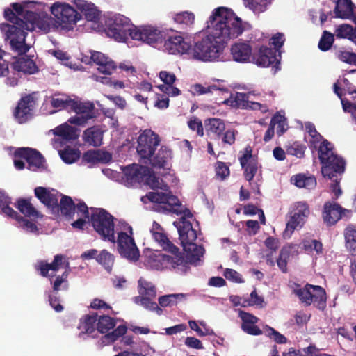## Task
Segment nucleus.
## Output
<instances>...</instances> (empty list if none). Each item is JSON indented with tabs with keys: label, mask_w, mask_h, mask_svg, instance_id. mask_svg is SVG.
Returning <instances> with one entry per match:
<instances>
[{
	"label": "nucleus",
	"mask_w": 356,
	"mask_h": 356,
	"mask_svg": "<svg viewBox=\"0 0 356 356\" xmlns=\"http://www.w3.org/2000/svg\"><path fill=\"white\" fill-rule=\"evenodd\" d=\"M249 26L248 23L229 8L219 7L212 12L207 28L210 33L191 45L188 58L202 62H213L222 54L225 44L241 35Z\"/></svg>",
	"instance_id": "obj_1"
},
{
	"label": "nucleus",
	"mask_w": 356,
	"mask_h": 356,
	"mask_svg": "<svg viewBox=\"0 0 356 356\" xmlns=\"http://www.w3.org/2000/svg\"><path fill=\"white\" fill-rule=\"evenodd\" d=\"M107 34L118 42H126L130 37L151 45L161 42L163 36L162 31L152 26H132L129 19L121 15L108 20Z\"/></svg>",
	"instance_id": "obj_2"
},
{
	"label": "nucleus",
	"mask_w": 356,
	"mask_h": 356,
	"mask_svg": "<svg viewBox=\"0 0 356 356\" xmlns=\"http://www.w3.org/2000/svg\"><path fill=\"white\" fill-rule=\"evenodd\" d=\"M4 17L6 20L13 24H7L8 27L6 35L10 38V44L13 50L19 54H25L29 47L25 44V38L28 31L35 29V24L39 17V15L31 10H26L22 18L15 15L10 8H6Z\"/></svg>",
	"instance_id": "obj_3"
},
{
	"label": "nucleus",
	"mask_w": 356,
	"mask_h": 356,
	"mask_svg": "<svg viewBox=\"0 0 356 356\" xmlns=\"http://www.w3.org/2000/svg\"><path fill=\"white\" fill-rule=\"evenodd\" d=\"M35 197L47 208L53 214L61 215L67 220L74 218L76 204L71 197L60 194L56 191L49 190L44 187L38 186L34 190Z\"/></svg>",
	"instance_id": "obj_4"
},
{
	"label": "nucleus",
	"mask_w": 356,
	"mask_h": 356,
	"mask_svg": "<svg viewBox=\"0 0 356 356\" xmlns=\"http://www.w3.org/2000/svg\"><path fill=\"white\" fill-rule=\"evenodd\" d=\"M318 158L322 164L321 172L324 177L334 179L341 176L345 171L346 161L333 152L332 144L327 140L321 141L318 148Z\"/></svg>",
	"instance_id": "obj_5"
},
{
	"label": "nucleus",
	"mask_w": 356,
	"mask_h": 356,
	"mask_svg": "<svg viewBox=\"0 0 356 356\" xmlns=\"http://www.w3.org/2000/svg\"><path fill=\"white\" fill-rule=\"evenodd\" d=\"M292 292L296 295L301 304L306 307L314 305L320 311H324L327 307V293L324 288L319 285L307 283L303 286L293 282L290 285Z\"/></svg>",
	"instance_id": "obj_6"
},
{
	"label": "nucleus",
	"mask_w": 356,
	"mask_h": 356,
	"mask_svg": "<svg viewBox=\"0 0 356 356\" xmlns=\"http://www.w3.org/2000/svg\"><path fill=\"white\" fill-rule=\"evenodd\" d=\"M23 160L26 161L27 168L29 170L36 171L46 168L44 157L35 149L31 147L17 148L14 152V165L19 170L25 168V163Z\"/></svg>",
	"instance_id": "obj_7"
},
{
	"label": "nucleus",
	"mask_w": 356,
	"mask_h": 356,
	"mask_svg": "<svg viewBox=\"0 0 356 356\" xmlns=\"http://www.w3.org/2000/svg\"><path fill=\"white\" fill-rule=\"evenodd\" d=\"M113 216L104 209H95L90 216L91 225L104 241L115 242Z\"/></svg>",
	"instance_id": "obj_8"
},
{
	"label": "nucleus",
	"mask_w": 356,
	"mask_h": 356,
	"mask_svg": "<svg viewBox=\"0 0 356 356\" xmlns=\"http://www.w3.org/2000/svg\"><path fill=\"white\" fill-rule=\"evenodd\" d=\"M126 232H120L118 236V250L120 254L131 261H137L139 259L140 252L132 237V227L126 224L124 226Z\"/></svg>",
	"instance_id": "obj_9"
},
{
	"label": "nucleus",
	"mask_w": 356,
	"mask_h": 356,
	"mask_svg": "<svg viewBox=\"0 0 356 356\" xmlns=\"http://www.w3.org/2000/svg\"><path fill=\"white\" fill-rule=\"evenodd\" d=\"M159 135L151 129L144 130L137 140L136 151L141 159H149L160 143Z\"/></svg>",
	"instance_id": "obj_10"
},
{
	"label": "nucleus",
	"mask_w": 356,
	"mask_h": 356,
	"mask_svg": "<svg viewBox=\"0 0 356 356\" xmlns=\"http://www.w3.org/2000/svg\"><path fill=\"white\" fill-rule=\"evenodd\" d=\"M51 10L60 25L67 29H72L81 17L73 7L66 3H55Z\"/></svg>",
	"instance_id": "obj_11"
},
{
	"label": "nucleus",
	"mask_w": 356,
	"mask_h": 356,
	"mask_svg": "<svg viewBox=\"0 0 356 356\" xmlns=\"http://www.w3.org/2000/svg\"><path fill=\"white\" fill-rule=\"evenodd\" d=\"M115 325V319L109 316L102 315L97 317V330L100 333L106 334L104 338L109 342L115 341L127 332V327L125 325H120L111 332H108Z\"/></svg>",
	"instance_id": "obj_12"
},
{
	"label": "nucleus",
	"mask_w": 356,
	"mask_h": 356,
	"mask_svg": "<svg viewBox=\"0 0 356 356\" xmlns=\"http://www.w3.org/2000/svg\"><path fill=\"white\" fill-rule=\"evenodd\" d=\"M277 50L266 46H261L257 52L253 53L252 62L259 67H269L271 65L280 64Z\"/></svg>",
	"instance_id": "obj_13"
},
{
	"label": "nucleus",
	"mask_w": 356,
	"mask_h": 356,
	"mask_svg": "<svg viewBox=\"0 0 356 356\" xmlns=\"http://www.w3.org/2000/svg\"><path fill=\"white\" fill-rule=\"evenodd\" d=\"M122 172V179L127 186H129L143 181L145 177L149 172V169L147 167L134 163L124 167Z\"/></svg>",
	"instance_id": "obj_14"
},
{
	"label": "nucleus",
	"mask_w": 356,
	"mask_h": 356,
	"mask_svg": "<svg viewBox=\"0 0 356 356\" xmlns=\"http://www.w3.org/2000/svg\"><path fill=\"white\" fill-rule=\"evenodd\" d=\"M191 45L182 35H175L165 40L163 47L170 54H186L189 57Z\"/></svg>",
	"instance_id": "obj_15"
},
{
	"label": "nucleus",
	"mask_w": 356,
	"mask_h": 356,
	"mask_svg": "<svg viewBox=\"0 0 356 356\" xmlns=\"http://www.w3.org/2000/svg\"><path fill=\"white\" fill-rule=\"evenodd\" d=\"M173 225L177 227L179 236V240L183 248L193 243L197 239V232L193 228L192 223L185 220L184 218H180L178 221L173 222Z\"/></svg>",
	"instance_id": "obj_16"
},
{
	"label": "nucleus",
	"mask_w": 356,
	"mask_h": 356,
	"mask_svg": "<svg viewBox=\"0 0 356 356\" xmlns=\"http://www.w3.org/2000/svg\"><path fill=\"white\" fill-rule=\"evenodd\" d=\"M33 106L34 99L31 95L22 97L13 113L16 120L20 124L25 123L31 116Z\"/></svg>",
	"instance_id": "obj_17"
},
{
	"label": "nucleus",
	"mask_w": 356,
	"mask_h": 356,
	"mask_svg": "<svg viewBox=\"0 0 356 356\" xmlns=\"http://www.w3.org/2000/svg\"><path fill=\"white\" fill-rule=\"evenodd\" d=\"M98 314L97 313H92L90 314H86L80 318L79 324L77 327L80 330L78 336L81 339H86V336H89L93 334L97 330Z\"/></svg>",
	"instance_id": "obj_18"
},
{
	"label": "nucleus",
	"mask_w": 356,
	"mask_h": 356,
	"mask_svg": "<svg viewBox=\"0 0 356 356\" xmlns=\"http://www.w3.org/2000/svg\"><path fill=\"white\" fill-rule=\"evenodd\" d=\"M238 314L242 320L241 329L243 332L254 336L262 334V330L255 325L259 321L257 316L242 310L239 312Z\"/></svg>",
	"instance_id": "obj_19"
},
{
	"label": "nucleus",
	"mask_w": 356,
	"mask_h": 356,
	"mask_svg": "<svg viewBox=\"0 0 356 356\" xmlns=\"http://www.w3.org/2000/svg\"><path fill=\"white\" fill-rule=\"evenodd\" d=\"M231 54L234 60L246 63L252 59V48L248 42H236L231 47Z\"/></svg>",
	"instance_id": "obj_20"
},
{
	"label": "nucleus",
	"mask_w": 356,
	"mask_h": 356,
	"mask_svg": "<svg viewBox=\"0 0 356 356\" xmlns=\"http://www.w3.org/2000/svg\"><path fill=\"white\" fill-rule=\"evenodd\" d=\"M342 207L337 203L326 202L323 207V218L328 225H334L341 219Z\"/></svg>",
	"instance_id": "obj_21"
},
{
	"label": "nucleus",
	"mask_w": 356,
	"mask_h": 356,
	"mask_svg": "<svg viewBox=\"0 0 356 356\" xmlns=\"http://www.w3.org/2000/svg\"><path fill=\"white\" fill-rule=\"evenodd\" d=\"M168 193L163 192H149L146 194V197L153 203L168 204L170 206H177L181 207L179 199L173 195L169 190Z\"/></svg>",
	"instance_id": "obj_22"
},
{
	"label": "nucleus",
	"mask_w": 356,
	"mask_h": 356,
	"mask_svg": "<svg viewBox=\"0 0 356 356\" xmlns=\"http://www.w3.org/2000/svg\"><path fill=\"white\" fill-rule=\"evenodd\" d=\"M90 59L95 64L99 65L98 70L103 74H111L112 72L116 68L115 63L108 57H106L102 52H92L91 54Z\"/></svg>",
	"instance_id": "obj_23"
},
{
	"label": "nucleus",
	"mask_w": 356,
	"mask_h": 356,
	"mask_svg": "<svg viewBox=\"0 0 356 356\" xmlns=\"http://www.w3.org/2000/svg\"><path fill=\"white\" fill-rule=\"evenodd\" d=\"M64 257L62 254H56L51 263L45 261H40L35 266V269L39 270L42 277H54V274L49 275V271H58L63 264Z\"/></svg>",
	"instance_id": "obj_24"
},
{
	"label": "nucleus",
	"mask_w": 356,
	"mask_h": 356,
	"mask_svg": "<svg viewBox=\"0 0 356 356\" xmlns=\"http://www.w3.org/2000/svg\"><path fill=\"white\" fill-rule=\"evenodd\" d=\"M70 110L90 120L95 117L94 104L90 102H83L81 100L73 99Z\"/></svg>",
	"instance_id": "obj_25"
},
{
	"label": "nucleus",
	"mask_w": 356,
	"mask_h": 356,
	"mask_svg": "<svg viewBox=\"0 0 356 356\" xmlns=\"http://www.w3.org/2000/svg\"><path fill=\"white\" fill-rule=\"evenodd\" d=\"M13 67L17 72H23L25 74H33L38 71L35 63L27 56L19 57L13 63Z\"/></svg>",
	"instance_id": "obj_26"
},
{
	"label": "nucleus",
	"mask_w": 356,
	"mask_h": 356,
	"mask_svg": "<svg viewBox=\"0 0 356 356\" xmlns=\"http://www.w3.org/2000/svg\"><path fill=\"white\" fill-rule=\"evenodd\" d=\"M111 159V154L108 152L88 150L83 153L82 161L86 163L96 164L98 163H107L110 161Z\"/></svg>",
	"instance_id": "obj_27"
},
{
	"label": "nucleus",
	"mask_w": 356,
	"mask_h": 356,
	"mask_svg": "<svg viewBox=\"0 0 356 356\" xmlns=\"http://www.w3.org/2000/svg\"><path fill=\"white\" fill-rule=\"evenodd\" d=\"M337 17L353 19L354 4L351 0H338L334 10Z\"/></svg>",
	"instance_id": "obj_28"
},
{
	"label": "nucleus",
	"mask_w": 356,
	"mask_h": 356,
	"mask_svg": "<svg viewBox=\"0 0 356 356\" xmlns=\"http://www.w3.org/2000/svg\"><path fill=\"white\" fill-rule=\"evenodd\" d=\"M83 139L89 145L99 147L102 144L103 131L97 126L89 127L83 131Z\"/></svg>",
	"instance_id": "obj_29"
},
{
	"label": "nucleus",
	"mask_w": 356,
	"mask_h": 356,
	"mask_svg": "<svg viewBox=\"0 0 356 356\" xmlns=\"http://www.w3.org/2000/svg\"><path fill=\"white\" fill-rule=\"evenodd\" d=\"M145 265L151 269L162 270L165 269V254L161 252H149L145 255Z\"/></svg>",
	"instance_id": "obj_30"
},
{
	"label": "nucleus",
	"mask_w": 356,
	"mask_h": 356,
	"mask_svg": "<svg viewBox=\"0 0 356 356\" xmlns=\"http://www.w3.org/2000/svg\"><path fill=\"white\" fill-rule=\"evenodd\" d=\"M344 245L351 256H356V226L348 225L343 230Z\"/></svg>",
	"instance_id": "obj_31"
},
{
	"label": "nucleus",
	"mask_w": 356,
	"mask_h": 356,
	"mask_svg": "<svg viewBox=\"0 0 356 356\" xmlns=\"http://www.w3.org/2000/svg\"><path fill=\"white\" fill-rule=\"evenodd\" d=\"M171 158V150L166 146H161L156 154L149 159L151 165L154 168L165 169L169 159Z\"/></svg>",
	"instance_id": "obj_32"
},
{
	"label": "nucleus",
	"mask_w": 356,
	"mask_h": 356,
	"mask_svg": "<svg viewBox=\"0 0 356 356\" xmlns=\"http://www.w3.org/2000/svg\"><path fill=\"white\" fill-rule=\"evenodd\" d=\"M77 8L84 15L88 21L97 22L100 17V11L92 3L79 0L76 3Z\"/></svg>",
	"instance_id": "obj_33"
},
{
	"label": "nucleus",
	"mask_w": 356,
	"mask_h": 356,
	"mask_svg": "<svg viewBox=\"0 0 356 356\" xmlns=\"http://www.w3.org/2000/svg\"><path fill=\"white\" fill-rule=\"evenodd\" d=\"M173 21L181 29L187 30L195 22V15L192 12L182 11L173 15Z\"/></svg>",
	"instance_id": "obj_34"
},
{
	"label": "nucleus",
	"mask_w": 356,
	"mask_h": 356,
	"mask_svg": "<svg viewBox=\"0 0 356 356\" xmlns=\"http://www.w3.org/2000/svg\"><path fill=\"white\" fill-rule=\"evenodd\" d=\"M204 124L209 134H213L219 139L225 130L224 121L220 118H209L205 120Z\"/></svg>",
	"instance_id": "obj_35"
},
{
	"label": "nucleus",
	"mask_w": 356,
	"mask_h": 356,
	"mask_svg": "<svg viewBox=\"0 0 356 356\" xmlns=\"http://www.w3.org/2000/svg\"><path fill=\"white\" fill-rule=\"evenodd\" d=\"M223 103L235 108L248 109L249 95L243 92H236L235 95H231Z\"/></svg>",
	"instance_id": "obj_36"
},
{
	"label": "nucleus",
	"mask_w": 356,
	"mask_h": 356,
	"mask_svg": "<svg viewBox=\"0 0 356 356\" xmlns=\"http://www.w3.org/2000/svg\"><path fill=\"white\" fill-rule=\"evenodd\" d=\"M77 131V129L65 123L56 127L54 129V134L65 140H74L79 136Z\"/></svg>",
	"instance_id": "obj_37"
},
{
	"label": "nucleus",
	"mask_w": 356,
	"mask_h": 356,
	"mask_svg": "<svg viewBox=\"0 0 356 356\" xmlns=\"http://www.w3.org/2000/svg\"><path fill=\"white\" fill-rule=\"evenodd\" d=\"M15 207L26 217L38 218L40 216L39 211L36 210L29 199H19L15 204Z\"/></svg>",
	"instance_id": "obj_38"
},
{
	"label": "nucleus",
	"mask_w": 356,
	"mask_h": 356,
	"mask_svg": "<svg viewBox=\"0 0 356 356\" xmlns=\"http://www.w3.org/2000/svg\"><path fill=\"white\" fill-rule=\"evenodd\" d=\"M183 249L186 252L187 259L191 264L200 261L204 252L203 246L198 245L195 243L186 245Z\"/></svg>",
	"instance_id": "obj_39"
},
{
	"label": "nucleus",
	"mask_w": 356,
	"mask_h": 356,
	"mask_svg": "<svg viewBox=\"0 0 356 356\" xmlns=\"http://www.w3.org/2000/svg\"><path fill=\"white\" fill-rule=\"evenodd\" d=\"M291 181L298 188H313L316 185V180L314 176H306L304 174H298L291 177Z\"/></svg>",
	"instance_id": "obj_40"
},
{
	"label": "nucleus",
	"mask_w": 356,
	"mask_h": 356,
	"mask_svg": "<svg viewBox=\"0 0 356 356\" xmlns=\"http://www.w3.org/2000/svg\"><path fill=\"white\" fill-rule=\"evenodd\" d=\"M139 296L137 297H145L149 298H155L156 291L154 284L150 282H147L143 278L138 280V287Z\"/></svg>",
	"instance_id": "obj_41"
},
{
	"label": "nucleus",
	"mask_w": 356,
	"mask_h": 356,
	"mask_svg": "<svg viewBox=\"0 0 356 356\" xmlns=\"http://www.w3.org/2000/svg\"><path fill=\"white\" fill-rule=\"evenodd\" d=\"M11 198L6 195L4 193L0 192V213L13 218L18 216V213L10 207Z\"/></svg>",
	"instance_id": "obj_42"
},
{
	"label": "nucleus",
	"mask_w": 356,
	"mask_h": 356,
	"mask_svg": "<svg viewBox=\"0 0 356 356\" xmlns=\"http://www.w3.org/2000/svg\"><path fill=\"white\" fill-rule=\"evenodd\" d=\"M73 99L66 95H55L51 98V105L54 108L70 109Z\"/></svg>",
	"instance_id": "obj_43"
},
{
	"label": "nucleus",
	"mask_w": 356,
	"mask_h": 356,
	"mask_svg": "<svg viewBox=\"0 0 356 356\" xmlns=\"http://www.w3.org/2000/svg\"><path fill=\"white\" fill-rule=\"evenodd\" d=\"M144 181L152 189H161L164 191L169 190L168 185L157 177L154 173L151 172L150 170L145 177Z\"/></svg>",
	"instance_id": "obj_44"
},
{
	"label": "nucleus",
	"mask_w": 356,
	"mask_h": 356,
	"mask_svg": "<svg viewBox=\"0 0 356 356\" xmlns=\"http://www.w3.org/2000/svg\"><path fill=\"white\" fill-rule=\"evenodd\" d=\"M114 256L106 250H102L96 257V261L101 264L105 270L111 273L114 264Z\"/></svg>",
	"instance_id": "obj_45"
},
{
	"label": "nucleus",
	"mask_w": 356,
	"mask_h": 356,
	"mask_svg": "<svg viewBox=\"0 0 356 356\" xmlns=\"http://www.w3.org/2000/svg\"><path fill=\"white\" fill-rule=\"evenodd\" d=\"M153 299L145 297H135L134 302L143 306L147 310L155 312L158 315H161L163 309L158 306L156 302L153 301Z\"/></svg>",
	"instance_id": "obj_46"
},
{
	"label": "nucleus",
	"mask_w": 356,
	"mask_h": 356,
	"mask_svg": "<svg viewBox=\"0 0 356 356\" xmlns=\"http://www.w3.org/2000/svg\"><path fill=\"white\" fill-rule=\"evenodd\" d=\"M290 219L286 223L284 234L291 235L296 229L302 227L305 222L306 218L298 216V214L290 213Z\"/></svg>",
	"instance_id": "obj_47"
},
{
	"label": "nucleus",
	"mask_w": 356,
	"mask_h": 356,
	"mask_svg": "<svg viewBox=\"0 0 356 356\" xmlns=\"http://www.w3.org/2000/svg\"><path fill=\"white\" fill-rule=\"evenodd\" d=\"M59 154L65 163L71 164L80 158L81 152L79 149L67 146L63 150L60 151Z\"/></svg>",
	"instance_id": "obj_48"
},
{
	"label": "nucleus",
	"mask_w": 356,
	"mask_h": 356,
	"mask_svg": "<svg viewBox=\"0 0 356 356\" xmlns=\"http://www.w3.org/2000/svg\"><path fill=\"white\" fill-rule=\"evenodd\" d=\"M243 170V176L245 180L250 184L253 180L259 170V162L257 160H251L249 163L244 165L241 167Z\"/></svg>",
	"instance_id": "obj_49"
},
{
	"label": "nucleus",
	"mask_w": 356,
	"mask_h": 356,
	"mask_svg": "<svg viewBox=\"0 0 356 356\" xmlns=\"http://www.w3.org/2000/svg\"><path fill=\"white\" fill-rule=\"evenodd\" d=\"M290 248L284 246L281 249L279 257L277 259V264L280 270L284 273H286L287 272V264L290 257Z\"/></svg>",
	"instance_id": "obj_50"
},
{
	"label": "nucleus",
	"mask_w": 356,
	"mask_h": 356,
	"mask_svg": "<svg viewBox=\"0 0 356 356\" xmlns=\"http://www.w3.org/2000/svg\"><path fill=\"white\" fill-rule=\"evenodd\" d=\"M184 258L181 253L175 254L173 256L165 254V269H174L179 266L184 265Z\"/></svg>",
	"instance_id": "obj_51"
},
{
	"label": "nucleus",
	"mask_w": 356,
	"mask_h": 356,
	"mask_svg": "<svg viewBox=\"0 0 356 356\" xmlns=\"http://www.w3.org/2000/svg\"><path fill=\"white\" fill-rule=\"evenodd\" d=\"M306 149L307 147L304 144L298 141H295L286 147V153L301 159L305 156Z\"/></svg>",
	"instance_id": "obj_52"
},
{
	"label": "nucleus",
	"mask_w": 356,
	"mask_h": 356,
	"mask_svg": "<svg viewBox=\"0 0 356 356\" xmlns=\"http://www.w3.org/2000/svg\"><path fill=\"white\" fill-rule=\"evenodd\" d=\"M184 296V295L183 293H175L162 296L159 298V304L163 307L176 305L177 303L178 298H183Z\"/></svg>",
	"instance_id": "obj_53"
},
{
	"label": "nucleus",
	"mask_w": 356,
	"mask_h": 356,
	"mask_svg": "<svg viewBox=\"0 0 356 356\" xmlns=\"http://www.w3.org/2000/svg\"><path fill=\"white\" fill-rule=\"evenodd\" d=\"M54 19L51 17H49L47 15L43 16L40 17L39 16L36 23L35 24V28H38L45 33H48L51 31V29L54 23Z\"/></svg>",
	"instance_id": "obj_54"
},
{
	"label": "nucleus",
	"mask_w": 356,
	"mask_h": 356,
	"mask_svg": "<svg viewBox=\"0 0 356 356\" xmlns=\"http://www.w3.org/2000/svg\"><path fill=\"white\" fill-rule=\"evenodd\" d=\"M334 42V35L331 33L324 31L318 42V48L322 51L329 50Z\"/></svg>",
	"instance_id": "obj_55"
},
{
	"label": "nucleus",
	"mask_w": 356,
	"mask_h": 356,
	"mask_svg": "<svg viewBox=\"0 0 356 356\" xmlns=\"http://www.w3.org/2000/svg\"><path fill=\"white\" fill-rule=\"evenodd\" d=\"M264 302V298L261 296H259L257 293L256 289H254V290L250 293V298L245 299L242 303V306H257L259 307H263Z\"/></svg>",
	"instance_id": "obj_56"
},
{
	"label": "nucleus",
	"mask_w": 356,
	"mask_h": 356,
	"mask_svg": "<svg viewBox=\"0 0 356 356\" xmlns=\"http://www.w3.org/2000/svg\"><path fill=\"white\" fill-rule=\"evenodd\" d=\"M249 7L254 13H263L270 4L269 0H246Z\"/></svg>",
	"instance_id": "obj_57"
},
{
	"label": "nucleus",
	"mask_w": 356,
	"mask_h": 356,
	"mask_svg": "<svg viewBox=\"0 0 356 356\" xmlns=\"http://www.w3.org/2000/svg\"><path fill=\"white\" fill-rule=\"evenodd\" d=\"M353 26L350 24H341L336 29L335 35L338 38H348L350 40V38L353 35Z\"/></svg>",
	"instance_id": "obj_58"
},
{
	"label": "nucleus",
	"mask_w": 356,
	"mask_h": 356,
	"mask_svg": "<svg viewBox=\"0 0 356 356\" xmlns=\"http://www.w3.org/2000/svg\"><path fill=\"white\" fill-rule=\"evenodd\" d=\"M310 211L309 205L304 202H298L294 204L293 210L290 213L298 214L304 218H307L309 215Z\"/></svg>",
	"instance_id": "obj_59"
},
{
	"label": "nucleus",
	"mask_w": 356,
	"mask_h": 356,
	"mask_svg": "<svg viewBox=\"0 0 356 356\" xmlns=\"http://www.w3.org/2000/svg\"><path fill=\"white\" fill-rule=\"evenodd\" d=\"M266 330L268 332L266 335L273 339L276 343L279 344H284L287 342L286 337L275 330L274 328L266 325Z\"/></svg>",
	"instance_id": "obj_60"
},
{
	"label": "nucleus",
	"mask_w": 356,
	"mask_h": 356,
	"mask_svg": "<svg viewBox=\"0 0 356 356\" xmlns=\"http://www.w3.org/2000/svg\"><path fill=\"white\" fill-rule=\"evenodd\" d=\"M337 58L342 62L356 66V54L347 51H339L337 54Z\"/></svg>",
	"instance_id": "obj_61"
},
{
	"label": "nucleus",
	"mask_w": 356,
	"mask_h": 356,
	"mask_svg": "<svg viewBox=\"0 0 356 356\" xmlns=\"http://www.w3.org/2000/svg\"><path fill=\"white\" fill-rule=\"evenodd\" d=\"M13 219H15L18 222L22 223V228L26 231H29L30 232H36L38 230L36 225L34 222H33L27 219H25L24 217L20 216L19 213H18V216L13 217Z\"/></svg>",
	"instance_id": "obj_62"
},
{
	"label": "nucleus",
	"mask_w": 356,
	"mask_h": 356,
	"mask_svg": "<svg viewBox=\"0 0 356 356\" xmlns=\"http://www.w3.org/2000/svg\"><path fill=\"white\" fill-rule=\"evenodd\" d=\"M216 173L217 177L224 180L229 175L230 171L229 166L222 161H217L216 165Z\"/></svg>",
	"instance_id": "obj_63"
},
{
	"label": "nucleus",
	"mask_w": 356,
	"mask_h": 356,
	"mask_svg": "<svg viewBox=\"0 0 356 356\" xmlns=\"http://www.w3.org/2000/svg\"><path fill=\"white\" fill-rule=\"evenodd\" d=\"M305 129L309 135L312 138L313 140L312 143H319L323 139V136L317 131L315 125L312 122H307L305 124Z\"/></svg>",
	"instance_id": "obj_64"
}]
</instances>
